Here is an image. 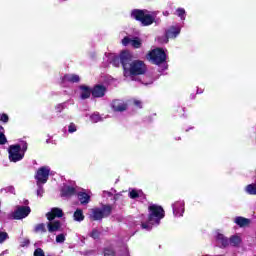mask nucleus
Returning a JSON list of instances; mask_svg holds the SVG:
<instances>
[{
	"instance_id": "nucleus-1",
	"label": "nucleus",
	"mask_w": 256,
	"mask_h": 256,
	"mask_svg": "<svg viewBox=\"0 0 256 256\" xmlns=\"http://www.w3.org/2000/svg\"><path fill=\"white\" fill-rule=\"evenodd\" d=\"M120 61L123 67V75L128 81H133L137 75L147 73V65L141 60H133V54L128 50L120 53Z\"/></svg>"
},
{
	"instance_id": "nucleus-2",
	"label": "nucleus",
	"mask_w": 256,
	"mask_h": 256,
	"mask_svg": "<svg viewBox=\"0 0 256 256\" xmlns=\"http://www.w3.org/2000/svg\"><path fill=\"white\" fill-rule=\"evenodd\" d=\"M148 211V220L142 223V229L151 231L153 227H157L161 223V219L165 217V210L157 204H152L148 207Z\"/></svg>"
},
{
	"instance_id": "nucleus-3",
	"label": "nucleus",
	"mask_w": 256,
	"mask_h": 256,
	"mask_svg": "<svg viewBox=\"0 0 256 256\" xmlns=\"http://www.w3.org/2000/svg\"><path fill=\"white\" fill-rule=\"evenodd\" d=\"M131 17L136 21H140L143 27H149V25H153L155 21V16L153 15V12H150L148 10L134 9L131 12Z\"/></svg>"
},
{
	"instance_id": "nucleus-4",
	"label": "nucleus",
	"mask_w": 256,
	"mask_h": 256,
	"mask_svg": "<svg viewBox=\"0 0 256 256\" xmlns=\"http://www.w3.org/2000/svg\"><path fill=\"white\" fill-rule=\"evenodd\" d=\"M25 151H27V144L23 147L21 145H10L8 148V159L11 163H18V161H23L25 157Z\"/></svg>"
},
{
	"instance_id": "nucleus-5",
	"label": "nucleus",
	"mask_w": 256,
	"mask_h": 256,
	"mask_svg": "<svg viewBox=\"0 0 256 256\" xmlns=\"http://www.w3.org/2000/svg\"><path fill=\"white\" fill-rule=\"evenodd\" d=\"M146 59L151 61L154 65H161V63H165L167 60V54L165 53V50L155 48L147 54Z\"/></svg>"
},
{
	"instance_id": "nucleus-6",
	"label": "nucleus",
	"mask_w": 256,
	"mask_h": 256,
	"mask_svg": "<svg viewBox=\"0 0 256 256\" xmlns=\"http://www.w3.org/2000/svg\"><path fill=\"white\" fill-rule=\"evenodd\" d=\"M111 211H113V208L110 205H104L102 208H93L90 210V219L101 221L104 217H109Z\"/></svg>"
},
{
	"instance_id": "nucleus-7",
	"label": "nucleus",
	"mask_w": 256,
	"mask_h": 256,
	"mask_svg": "<svg viewBox=\"0 0 256 256\" xmlns=\"http://www.w3.org/2000/svg\"><path fill=\"white\" fill-rule=\"evenodd\" d=\"M49 173H51L49 166L40 167L35 175L36 185H45L49 181Z\"/></svg>"
},
{
	"instance_id": "nucleus-8",
	"label": "nucleus",
	"mask_w": 256,
	"mask_h": 256,
	"mask_svg": "<svg viewBox=\"0 0 256 256\" xmlns=\"http://www.w3.org/2000/svg\"><path fill=\"white\" fill-rule=\"evenodd\" d=\"M31 213V208L29 206H17L15 211L8 215L9 219L21 220L25 217H29Z\"/></svg>"
},
{
	"instance_id": "nucleus-9",
	"label": "nucleus",
	"mask_w": 256,
	"mask_h": 256,
	"mask_svg": "<svg viewBox=\"0 0 256 256\" xmlns=\"http://www.w3.org/2000/svg\"><path fill=\"white\" fill-rule=\"evenodd\" d=\"M179 33H181V27L179 26H171L166 31V37L157 38L159 43H168L169 39H175L179 37Z\"/></svg>"
},
{
	"instance_id": "nucleus-10",
	"label": "nucleus",
	"mask_w": 256,
	"mask_h": 256,
	"mask_svg": "<svg viewBox=\"0 0 256 256\" xmlns=\"http://www.w3.org/2000/svg\"><path fill=\"white\" fill-rule=\"evenodd\" d=\"M172 209L174 217H183V213H185V202L181 200L174 202Z\"/></svg>"
},
{
	"instance_id": "nucleus-11",
	"label": "nucleus",
	"mask_w": 256,
	"mask_h": 256,
	"mask_svg": "<svg viewBox=\"0 0 256 256\" xmlns=\"http://www.w3.org/2000/svg\"><path fill=\"white\" fill-rule=\"evenodd\" d=\"M122 45H124V47L131 45L134 49H140L142 42L139 38H130L129 36H126L122 39Z\"/></svg>"
},
{
	"instance_id": "nucleus-12",
	"label": "nucleus",
	"mask_w": 256,
	"mask_h": 256,
	"mask_svg": "<svg viewBox=\"0 0 256 256\" xmlns=\"http://www.w3.org/2000/svg\"><path fill=\"white\" fill-rule=\"evenodd\" d=\"M49 233H55L57 231H63L61 221L59 220H49L47 223Z\"/></svg>"
},
{
	"instance_id": "nucleus-13",
	"label": "nucleus",
	"mask_w": 256,
	"mask_h": 256,
	"mask_svg": "<svg viewBox=\"0 0 256 256\" xmlns=\"http://www.w3.org/2000/svg\"><path fill=\"white\" fill-rule=\"evenodd\" d=\"M48 221L55 220V217H63V210L61 208H52L50 212L46 214Z\"/></svg>"
},
{
	"instance_id": "nucleus-14",
	"label": "nucleus",
	"mask_w": 256,
	"mask_h": 256,
	"mask_svg": "<svg viewBox=\"0 0 256 256\" xmlns=\"http://www.w3.org/2000/svg\"><path fill=\"white\" fill-rule=\"evenodd\" d=\"M107 91V88H105V86L103 85H96L93 89H92V97H105V93Z\"/></svg>"
},
{
	"instance_id": "nucleus-15",
	"label": "nucleus",
	"mask_w": 256,
	"mask_h": 256,
	"mask_svg": "<svg viewBox=\"0 0 256 256\" xmlns=\"http://www.w3.org/2000/svg\"><path fill=\"white\" fill-rule=\"evenodd\" d=\"M113 111H125L127 109V103L123 100H114L111 104Z\"/></svg>"
},
{
	"instance_id": "nucleus-16",
	"label": "nucleus",
	"mask_w": 256,
	"mask_h": 256,
	"mask_svg": "<svg viewBox=\"0 0 256 256\" xmlns=\"http://www.w3.org/2000/svg\"><path fill=\"white\" fill-rule=\"evenodd\" d=\"M63 83H79L81 78L77 74H66L62 78Z\"/></svg>"
},
{
	"instance_id": "nucleus-17",
	"label": "nucleus",
	"mask_w": 256,
	"mask_h": 256,
	"mask_svg": "<svg viewBox=\"0 0 256 256\" xmlns=\"http://www.w3.org/2000/svg\"><path fill=\"white\" fill-rule=\"evenodd\" d=\"M91 93H93V90H91V88H89L88 86H85V85L80 86L81 99H89L91 97Z\"/></svg>"
},
{
	"instance_id": "nucleus-18",
	"label": "nucleus",
	"mask_w": 256,
	"mask_h": 256,
	"mask_svg": "<svg viewBox=\"0 0 256 256\" xmlns=\"http://www.w3.org/2000/svg\"><path fill=\"white\" fill-rule=\"evenodd\" d=\"M216 241L220 247H227V245H229V239L221 232H216Z\"/></svg>"
},
{
	"instance_id": "nucleus-19",
	"label": "nucleus",
	"mask_w": 256,
	"mask_h": 256,
	"mask_svg": "<svg viewBox=\"0 0 256 256\" xmlns=\"http://www.w3.org/2000/svg\"><path fill=\"white\" fill-rule=\"evenodd\" d=\"M108 61L113 65V67H119V65H121V56L109 54Z\"/></svg>"
},
{
	"instance_id": "nucleus-20",
	"label": "nucleus",
	"mask_w": 256,
	"mask_h": 256,
	"mask_svg": "<svg viewBox=\"0 0 256 256\" xmlns=\"http://www.w3.org/2000/svg\"><path fill=\"white\" fill-rule=\"evenodd\" d=\"M71 195H75V187L65 185L62 188V196L63 197H71Z\"/></svg>"
},
{
	"instance_id": "nucleus-21",
	"label": "nucleus",
	"mask_w": 256,
	"mask_h": 256,
	"mask_svg": "<svg viewBox=\"0 0 256 256\" xmlns=\"http://www.w3.org/2000/svg\"><path fill=\"white\" fill-rule=\"evenodd\" d=\"M234 223H236V225H238L239 227H247V225L251 223V220L238 216L234 219Z\"/></svg>"
},
{
	"instance_id": "nucleus-22",
	"label": "nucleus",
	"mask_w": 256,
	"mask_h": 256,
	"mask_svg": "<svg viewBox=\"0 0 256 256\" xmlns=\"http://www.w3.org/2000/svg\"><path fill=\"white\" fill-rule=\"evenodd\" d=\"M78 199H79L81 205H87V203H89V201H91V196H89V194H87L85 192H79Z\"/></svg>"
},
{
	"instance_id": "nucleus-23",
	"label": "nucleus",
	"mask_w": 256,
	"mask_h": 256,
	"mask_svg": "<svg viewBox=\"0 0 256 256\" xmlns=\"http://www.w3.org/2000/svg\"><path fill=\"white\" fill-rule=\"evenodd\" d=\"M74 221H78V222H81L85 219V215H83V210L81 209H77L75 212H74Z\"/></svg>"
},
{
	"instance_id": "nucleus-24",
	"label": "nucleus",
	"mask_w": 256,
	"mask_h": 256,
	"mask_svg": "<svg viewBox=\"0 0 256 256\" xmlns=\"http://www.w3.org/2000/svg\"><path fill=\"white\" fill-rule=\"evenodd\" d=\"M245 191L248 195H256V183L249 184L245 187Z\"/></svg>"
},
{
	"instance_id": "nucleus-25",
	"label": "nucleus",
	"mask_w": 256,
	"mask_h": 256,
	"mask_svg": "<svg viewBox=\"0 0 256 256\" xmlns=\"http://www.w3.org/2000/svg\"><path fill=\"white\" fill-rule=\"evenodd\" d=\"M141 195H143V192L141 190L132 189L129 192L130 199H137L138 197H141Z\"/></svg>"
},
{
	"instance_id": "nucleus-26",
	"label": "nucleus",
	"mask_w": 256,
	"mask_h": 256,
	"mask_svg": "<svg viewBox=\"0 0 256 256\" xmlns=\"http://www.w3.org/2000/svg\"><path fill=\"white\" fill-rule=\"evenodd\" d=\"M230 244L233 245V247H237V245H241V237L239 235H234L230 238Z\"/></svg>"
},
{
	"instance_id": "nucleus-27",
	"label": "nucleus",
	"mask_w": 256,
	"mask_h": 256,
	"mask_svg": "<svg viewBox=\"0 0 256 256\" xmlns=\"http://www.w3.org/2000/svg\"><path fill=\"white\" fill-rule=\"evenodd\" d=\"M7 143V137L5 136V128L0 125V145Z\"/></svg>"
},
{
	"instance_id": "nucleus-28",
	"label": "nucleus",
	"mask_w": 256,
	"mask_h": 256,
	"mask_svg": "<svg viewBox=\"0 0 256 256\" xmlns=\"http://www.w3.org/2000/svg\"><path fill=\"white\" fill-rule=\"evenodd\" d=\"M35 232L36 233H46L47 232V228H45V224L44 223L37 224L35 226Z\"/></svg>"
},
{
	"instance_id": "nucleus-29",
	"label": "nucleus",
	"mask_w": 256,
	"mask_h": 256,
	"mask_svg": "<svg viewBox=\"0 0 256 256\" xmlns=\"http://www.w3.org/2000/svg\"><path fill=\"white\" fill-rule=\"evenodd\" d=\"M90 120L92 123H99V121H101V116L99 113H94L90 116Z\"/></svg>"
},
{
	"instance_id": "nucleus-30",
	"label": "nucleus",
	"mask_w": 256,
	"mask_h": 256,
	"mask_svg": "<svg viewBox=\"0 0 256 256\" xmlns=\"http://www.w3.org/2000/svg\"><path fill=\"white\" fill-rule=\"evenodd\" d=\"M104 256H115V250H113L111 247L105 248Z\"/></svg>"
},
{
	"instance_id": "nucleus-31",
	"label": "nucleus",
	"mask_w": 256,
	"mask_h": 256,
	"mask_svg": "<svg viewBox=\"0 0 256 256\" xmlns=\"http://www.w3.org/2000/svg\"><path fill=\"white\" fill-rule=\"evenodd\" d=\"M176 15H177V17H180V19H185V9H183V8H178L177 10H176Z\"/></svg>"
},
{
	"instance_id": "nucleus-32",
	"label": "nucleus",
	"mask_w": 256,
	"mask_h": 256,
	"mask_svg": "<svg viewBox=\"0 0 256 256\" xmlns=\"http://www.w3.org/2000/svg\"><path fill=\"white\" fill-rule=\"evenodd\" d=\"M37 185V196L43 197V194L45 193V190L43 189V184H36Z\"/></svg>"
},
{
	"instance_id": "nucleus-33",
	"label": "nucleus",
	"mask_w": 256,
	"mask_h": 256,
	"mask_svg": "<svg viewBox=\"0 0 256 256\" xmlns=\"http://www.w3.org/2000/svg\"><path fill=\"white\" fill-rule=\"evenodd\" d=\"M100 236H101V232H99V230L97 229H93L92 232L90 233V237H92V239H99Z\"/></svg>"
},
{
	"instance_id": "nucleus-34",
	"label": "nucleus",
	"mask_w": 256,
	"mask_h": 256,
	"mask_svg": "<svg viewBox=\"0 0 256 256\" xmlns=\"http://www.w3.org/2000/svg\"><path fill=\"white\" fill-rule=\"evenodd\" d=\"M7 239H9V234H7V232L0 231V243H5Z\"/></svg>"
},
{
	"instance_id": "nucleus-35",
	"label": "nucleus",
	"mask_w": 256,
	"mask_h": 256,
	"mask_svg": "<svg viewBox=\"0 0 256 256\" xmlns=\"http://www.w3.org/2000/svg\"><path fill=\"white\" fill-rule=\"evenodd\" d=\"M56 243H65V234H58L56 236Z\"/></svg>"
},
{
	"instance_id": "nucleus-36",
	"label": "nucleus",
	"mask_w": 256,
	"mask_h": 256,
	"mask_svg": "<svg viewBox=\"0 0 256 256\" xmlns=\"http://www.w3.org/2000/svg\"><path fill=\"white\" fill-rule=\"evenodd\" d=\"M77 131V126L74 123H70L68 126V132L75 133Z\"/></svg>"
},
{
	"instance_id": "nucleus-37",
	"label": "nucleus",
	"mask_w": 256,
	"mask_h": 256,
	"mask_svg": "<svg viewBox=\"0 0 256 256\" xmlns=\"http://www.w3.org/2000/svg\"><path fill=\"white\" fill-rule=\"evenodd\" d=\"M34 256H45V252L43 251V249L37 248V249L34 251Z\"/></svg>"
},
{
	"instance_id": "nucleus-38",
	"label": "nucleus",
	"mask_w": 256,
	"mask_h": 256,
	"mask_svg": "<svg viewBox=\"0 0 256 256\" xmlns=\"http://www.w3.org/2000/svg\"><path fill=\"white\" fill-rule=\"evenodd\" d=\"M0 121H2V123H7L9 121V116L7 114H0Z\"/></svg>"
},
{
	"instance_id": "nucleus-39",
	"label": "nucleus",
	"mask_w": 256,
	"mask_h": 256,
	"mask_svg": "<svg viewBox=\"0 0 256 256\" xmlns=\"http://www.w3.org/2000/svg\"><path fill=\"white\" fill-rule=\"evenodd\" d=\"M57 113H61V111H63V109H65V104H58L55 107Z\"/></svg>"
},
{
	"instance_id": "nucleus-40",
	"label": "nucleus",
	"mask_w": 256,
	"mask_h": 256,
	"mask_svg": "<svg viewBox=\"0 0 256 256\" xmlns=\"http://www.w3.org/2000/svg\"><path fill=\"white\" fill-rule=\"evenodd\" d=\"M27 245H29V240L25 239L22 244L21 247H27Z\"/></svg>"
},
{
	"instance_id": "nucleus-41",
	"label": "nucleus",
	"mask_w": 256,
	"mask_h": 256,
	"mask_svg": "<svg viewBox=\"0 0 256 256\" xmlns=\"http://www.w3.org/2000/svg\"><path fill=\"white\" fill-rule=\"evenodd\" d=\"M134 105H136V107H139L141 109V101L135 100Z\"/></svg>"
},
{
	"instance_id": "nucleus-42",
	"label": "nucleus",
	"mask_w": 256,
	"mask_h": 256,
	"mask_svg": "<svg viewBox=\"0 0 256 256\" xmlns=\"http://www.w3.org/2000/svg\"><path fill=\"white\" fill-rule=\"evenodd\" d=\"M143 85H151L153 83V79H150L148 82L143 81Z\"/></svg>"
},
{
	"instance_id": "nucleus-43",
	"label": "nucleus",
	"mask_w": 256,
	"mask_h": 256,
	"mask_svg": "<svg viewBox=\"0 0 256 256\" xmlns=\"http://www.w3.org/2000/svg\"><path fill=\"white\" fill-rule=\"evenodd\" d=\"M10 193H15V188L13 186L8 187Z\"/></svg>"
},
{
	"instance_id": "nucleus-44",
	"label": "nucleus",
	"mask_w": 256,
	"mask_h": 256,
	"mask_svg": "<svg viewBox=\"0 0 256 256\" xmlns=\"http://www.w3.org/2000/svg\"><path fill=\"white\" fill-rule=\"evenodd\" d=\"M163 15H164L165 17H168L169 12H168V11H165V12H163Z\"/></svg>"
},
{
	"instance_id": "nucleus-45",
	"label": "nucleus",
	"mask_w": 256,
	"mask_h": 256,
	"mask_svg": "<svg viewBox=\"0 0 256 256\" xmlns=\"http://www.w3.org/2000/svg\"><path fill=\"white\" fill-rule=\"evenodd\" d=\"M104 195L111 196V192H106V191H104Z\"/></svg>"
},
{
	"instance_id": "nucleus-46",
	"label": "nucleus",
	"mask_w": 256,
	"mask_h": 256,
	"mask_svg": "<svg viewBox=\"0 0 256 256\" xmlns=\"http://www.w3.org/2000/svg\"><path fill=\"white\" fill-rule=\"evenodd\" d=\"M3 255H5V252H3L2 254H0V256H3Z\"/></svg>"
},
{
	"instance_id": "nucleus-47",
	"label": "nucleus",
	"mask_w": 256,
	"mask_h": 256,
	"mask_svg": "<svg viewBox=\"0 0 256 256\" xmlns=\"http://www.w3.org/2000/svg\"><path fill=\"white\" fill-rule=\"evenodd\" d=\"M197 93H203V90H201L200 92L198 91Z\"/></svg>"
},
{
	"instance_id": "nucleus-48",
	"label": "nucleus",
	"mask_w": 256,
	"mask_h": 256,
	"mask_svg": "<svg viewBox=\"0 0 256 256\" xmlns=\"http://www.w3.org/2000/svg\"><path fill=\"white\" fill-rule=\"evenodd\" d=\"M114 199H117V196H115Z\"/></svg>"
}]
</instances>
